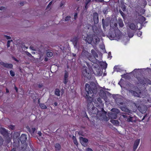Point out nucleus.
Masks as SVG:
<instances>
[{"mask_svg": "<svg viewBox=\"0 0 151 151\" xmlns=\"http://www.w3.org/2000/svg\"><path fill=\"white\" fill-rule=\"evenodd\" d=\"M129 25V28L132 30H134L136 28L135 25L133 23H130Z\"/></svg>", "mask_w": 151, "mask_h": 151, "instance_id": "aec40b11", "label": "nucleus"}, {"mask_svg": "<svg viewBox=\"0 0 151 151\" xmlns=\"http://www.w3.org/2000/svg\"><path fill=\"white\" fill-rule=\"evenodd\" d=\"M129 92L134 96H137V97H140L141 93L140 91L139 90L137 92L134 91L132 90H130Z\"/></svg>", "mask_w": 151, "mask_h": 151, "instance_id": "6e6552de", "label": "nucleus"}, {"mask_svg": "<svg viewBox=\"0 0 151 151\" xmlns=\"http://www.w3.org/2000/svg\"><path fill=\"white\" fill-rule=\"evenodd\" d=\"M93 102L95 104V105L97 107H98L99 106V104L97 102V101L96 100H94L93 101Z\"/></svg>", "mask_w": 151, "mask_h": 151, "instance_id": "72a5a7b5", "label": "nucleus"}, {"mask_svg": "<svg viewBox=\"0 0 151 151\" xmlns=\"http://www.w3.org/2000/svg\"><path fill=\"white\" fill-rule=\"evenodd\" d=\"M118 22L119 25L120 27H122L124 26V24L122 19H119Z\"/></svg>", "mask_w": 151, "mask_h": 151, "instance_id": "b1692460", "label": "nucleus"}, {"mask_svg": "<svg viewBox=\"0 0 151 151\" xmlns=\"http://www.w3.org/2000/svg\"><path fill=\"white\" fill-rule=\"evenodd\" d=\"M119 12L122 16H123V15H124L123 12L120 9L119 10Z\"/></svg>", "mask_w": 151, "mask_h": 151, "instance_id": "de8ad7c7", "label": "nucleus"}, {"mask_svg": "<svg viewBox=\"0 0 151 151\" xmlns=\"http://www.w3.org/2000/svg\"><path fill=\"white\" fill-rule=\"evenodd\" d=\"M11 151H15V149L13 148Z\"/></svg>", "mask_w": 151, "mask_h": 151, "instance_id": "338daca9", "label": "nucleus"}, {"mask_svg": "<svg viewBox=\"0 0 151 151\" xmlns=\"http://www.w3.org/2000/svg\"><path fill=\"white\" fill-rule=\"evenodd\" d=\"M12 40H8L7 41V47H10V42H11L12 41Z\"/></svg>", "mask_w": 151, "mask_h": 151, "instance_id": "4c0bfd02", "label": "nucleus"}, {"mask_svg": "<svg viewBox=\"0 0 151 151\" xmlns=\"http://www.w3.org/2000/svg\"><path fill=\"white\" fill-rule=\"evenodd\" d=\"M80 140L81 144L84 146L87 145L86 143L88 142V140L87 139L81 137H80Z\"/></svg>", "mask_w": 151, "mask_h": 151, "instance_id": "0eeeda50", "label": "nucleus"}, {"mask_svg": "<svg viewBox=\"0 0 151 151\" xmlns=\"http://www.w3.org/2000/svg\"><path fill=\"white\" fill-rule=\"evenodd\" d=\"M98 64L100 65L104 68L106 69L107 68V64L105 62L100 61V63H98Z\"/></svg>", "mask_w": 151, "mask_h": 151, "instance_id": "f3484780", "label": "nucleus"}, {"mask_svg": "<svg viewBox=\"0 0 151 151\" xmlns=\"http://www.w3.org/2000/svg\"><path fill=\"white\" fill-rule=\"evenodd\" d=\"M29 129V131L30 132H32L33 133L35 131V128H32L31 129H30L29 127H28V129Z\"/></svg>", "mask_w": 151, "mask_h": 151, "instance_id": "2f4dec72", "label": "nucleus"}, {"mask_svg": "<svg viewBox=\"0 0 151 151\" xmlns=\"http://www.w3.org/2000/svg\"><path fill=\"white\" fill-rule=\"evenodd\" d=\"M111 111L112 112H114L115 114H116V115H117V114L120 113L119 110L116 108L112 109L111 110Z\"/></svg>", "mask_w": 151, "mask_h": 151, "instance_id": "a211bd4d", "label": "nucleus"}, {"mask_svg": "<svg viewBox=\"0 0 151 151\" xmlns=\"http://www.w3.org/2000/svg\"><path fill=\"white\" fill-rule=\"evenodd\" d=\"M70 17L69 16H67L65 18V21H68L70 18Z\"/></svg>", "mask_w": 151, "mask_h": 151, "instance_id": "79ce46f5", "label": "nucleus"}, {"mask_svg": "<svg viewBox=\"0 0 151 151\" xmlns=\"http://www.w3.org/2000/svg\"><path fill=\"white\" fill-rule=\"evenodd\" d=\"M103 12L104 14H107L108 12V10L106 8H105L104 9L103 11Z\"/></svg>", "mask_w": 151, "mask_h": 151, "instance_id": "c9c22d12", "label": "nucleus"}, {"mask_svg": "<svg viewBox=\"0 0 151 151\" xmlns=\"http://www.w3.org/2000/svg\"><path fill=\"white\" fill-rule=\"evenodd\" d=\"M39 106L42 109H45L47 108V106H46L43 104H39Z\"/></svg>", "mask_w": 151, "mask_h": 151, "instance_id": "c85d7f7f", "label": "nucleus"}, {"mask_svg": "<svg viewBox=\"0 0 151 151\" xmlns=\"http://www.w3.org/2000/svg\"><path fill=\"white\" fill-rule=\"evenodd\" d=\"M140 141V139H137L134 142L133 146V150L134 151L137 149Z\"/></svg>", "mask_w": 151, "mask_h": 151, "instance_id": "f8f14e48", "label": "nucleus"}, {"mask_svg": "<svg viewBox=\"0 0 151 151\" xmlns=\"http://www.w3.org/2000/svg\"><path fill=\"white\" fill-rule=\"evenodd\" d=\"M95 1L96 2H104V0H95Z\"/></svg>", "mask_w": 151, "mask_h": 151, "instance_id": "49530a36", "label": "nucleus"}, {"mask_svg": "<svg viewBox=\"0 0 151 151\" xmlns=\"http://www.w3.org/2000/svg\"><path fill=\"white\" fill-rule=\"evenodd\" d=\"M78 38L77 36H75L72 39V41L73 42L74 46H76L77 43L78 41Z\"/></svg>", "mask_w": 151, "mask_h": 151, "instance_id": "dca6fc26", "label": "nucleus"}, {"mask_svg": "<svg viewBox=\"0 0 151 151\" xmlns=\"http://www.w3.org/2000/svg\"><path fill=\"white\" fill-rule=\"evenodd\" d=\"M121 109L123 111L127 112L128 113H131L132 111L129 110L127 108L124 107H122L121 108Z\"/></svg>", "mask_w": 151, "mask_h": 151, "instance_id": "412c9836", "label": "nucleus"}, {"mask_svg": "<svg viewBox=\"0 0 151 151\" xmlns=\"http://www.w3.org/2000/svg\"><path fill=\"white\" fill-rule=\"evenodd\" d=\"M60 90L58 89H56L55 90V94L58 96H60Z\"/></svg>", "mask_w": 151, "mask_h": 151, "instance_id": "393cba45", "label": "nucleus"}, {"mask_svg": "<svg viewBox=\"0 0 151 151\" xmlns=\"http://www.w3.org/2000/svg\"><path fill=\"white\" fill-rule=\"evenodd\" d=\"M128 35L130 38H131L133 36V33H131V34H128Z\"/></svg>", "mask_w": 151, "mask_h": 151, "instance_id": "603ef678", "label": "nucleus"}, {"mask_svg": "<svg viewBox=\"0 0 151 151\" xmlns=\"http://www.w3.org/2000/svg\"><path fill=\"white\" fill-rule=\"evenodd\" d=\"M91 0H86L85 1V8L86 9H87L88 7V4L91 1Z\"/></svg>", "mask_w": 151, "mask_h": 151, "instance_id": "c756f323", "label": "nucleus"}, {"mask_svg": "<svg viewBox=\"0 0 151 151\" xmlns=\"http://www.w3.org/2000/svg\"><path fill=\"white\" fill-rule=\"evenodd\" d=\"M132 117H130L129 118H128L127 119L126 121L128 122H132Z\"/></svg>", "mask_w": 151, "mask_h": 151, "instance_id": "ea45409f", "label": "nucleus"}, {"mask_svg": "<svg viewBox=\"0 0 151 151\" xmlns=\"http://www.w3.org/2000/svg\"><path fill=\"white\" fill-rule=\"evenodd\" d=\"M10 73L11 76H14L15 75L14 73L12 70L10 71Z\"/></svg>", "mask_w": 151, "mask_h": 151, "instance_id": "e433bc0d", "label": "nucleus"}, {"mask_svg": "<svg viewBox=\"0 0 151 151\" xmlns=\"http://www.w3.org/2000/svg\"><path fill=\"white\" fill-rule=\"evenodd\" d=\"M47 58H46L45 59V60H44L45 61H47Z\"/></svg>", "mask_w": 151, "mask_h": 151, "instance_id": "0e129e2a", "label": "nucleus"}, {"mask_svg": "<svg viewBox=\"0 0 151 151\" xmlns=\"http://www.w3.org/2000/svg\"><path fill=\"white\" fill-rule=\"evenodd\" d=\"M27 137L26 135L24 134H22L21 135L20 140L22 143H24L27 140Z\"/></svg>", "mask_w": 151, "mask_h": 151, "instance_id": "ddd939ff", "label": "nucleus"}, {"mask_svg": "<svg viewBox=\"0 0 151 151\" xmlns=\"http://www.w3.org/2000/svg\"><path fill=\"white\" fill-rule=\"evenodd\" d=\"M5 9V8L4 7H0V10H2Z\"/></svg>", "mask_w": 151, "mask_h": 151, "instance_id": "13d9d810", "label": "nucleus"}, {"mask_svg": "<svg viewBox=\"0 0 151 151\" xmlns=\"http://www.w3.org/2000/svg\"><path fill=\"white\" fill-rule=\"evenodd\" d=\"M109 22L110 20L107 19H102L103 27L104 29L106 27H107L109 25Z\"/></svg>", "mask_w": 151, "mask_h": 151, "instance_id": "423d86ee", "label": "nucleus"}, {"mask_svg": "<svg viewBox=\"0 0 151 151\" xmlns=\"http://www.w3.org/2000/svg\"><path fill=\"white\" fill-rule=\"evenodd\" d=\"M77 14L75 13V14H74V19H76L77 18Z\"/></svg>", "mask_w": 151, "mask_h": 151, "instance_id": "5fc2aeb1", "label": "nucleus"}, {"mask_svg": "<svg viewBox=\"0 0 151 151\" xmlns=\"http://www.w3.org/2000/svg\"><path fill=\"white\" fill-rule=\"evenodd\" d=\"M0 64L4 67L8 68L11 69L13 67V65L11 64H8L2 62H1Z\"/></svg>", "mask_w": 151, "mask_h": 151, "instance_id": "9b49d317", "label": "nucleus"}, {"mask_svg": "<svg viewBox=\"0 0 151 151\" xmlns=\"http://www.w3.org/2000/svg\"><path fill=\"white\" fill-rule=\"evenodd\" d=\"M120 7L123 11H125L126 9V6L124 5V3L121 2Z\"/></svg>", "mask_w": 151, "mask_h": 151, "instance_id": "4be33fe9", "label": "nucleus"}, {"mask_svg": "<svg viewBox=\"0 0 151 151\" xmlns=\"http://www.w3.org/2000/svg\"><path fill=\"white\" fill-rule=\"evenodd\" d=\"M96 70H97L98 71H96L97 73H96V75H101V73L100 72V70L99 69H96Z\"/></svg>", "mask_w": 151, "mask_h": 151, "instance_id": "473e14b6", "label": "nucleus"}, {"mask_svg": "<svg viewBox=\"0 0 151 151\" xmlns=\"http://www.w3.org/2000/svg\"><path fill=\"white\" fill-rule=\"evenodd\" d=\"M86 90L87 94H86V98L88 99V101H89L88 105V111L92 116H96V117L100 120H104L107 121L109 120L106 116V113L102 114L101 115V112L98 111L97 109L94 107L93 104L91 103L93 99L92 98L94 95V93H96L97 92L96 88H95L93 89H91L90 86L88 84L86 83Z\"/></svg>", "mask_w": 151, "mask_h": 151, "instance_id": "f257e3e1", "label": "nucleus"}, {"mask_svg": "<svg viewBox=\"0 0 151 151\" xmlns=\"http://www.w3.org/2000/svg\"><path fill=\"white\" fill-rule=\"evenodd\" d=\"M110 122L116 126H118L119 125V122L117 120L111 119Z\"/></svg>", "mask_w": 151, "mask_h": 151, "instance_id": "6ab92c4d", "label": "nucleus"}, {"mask_svg": "<svg viewBox=\"0 0 151 151\" xmlns=\"http://www.w3.org/2000/svg\"><path fill=\"white\" fill-rule=\"evenodd\" d=\"M85 40L86 42L89 44H91L93 41L95 43L99 42L100 41L99 38L94 33L88 34Z\"/></svg>", "mask_w": 151, "mask_h": 151, "instance_id": "f03ea898", "label": "nucleus"}, {"mask_svg": "<svg viewBox=\"0 0 151 151\" xmlns=\"http://www.w3.org/2000/svg\"><path fill=\"white\" fill-rule=\"evenodd\" d=\"M142 17L143 20H145V18L144 17L142 16Z\"/></svg>", "mask_w": 151, "mask_h": 151, "instance_id": "69168bd1", "label": "nucleus"}, {"mask_svg": "<svg viewBox=\"0 0 151 151\" xmlns=\"http://www.w3.org/2000/svg\"><path fill=\"white\" fill-rule=\"evenodd\" d=\"M3 141L1 137L0 136V145L2 144Z\"/></svg>", "mask_w": 151, "mask_h": 151, "instance_id": "c03bdc74", "label": "nucleus"}, {"mask_svg": "<svg viewBox=\"0 0 151 151\" xmlns=\"http://www.w3.org/2000/svg\"><path fill=\"white\" fill-rule=\"evenodd\" d=\"M4 37H5L7 39L9 40L11 38V37L10 36H9L6 35H4Z\"/></svg>", "mask_w": 151, "mask_h": 151, "instance_id": "8fccbe9b", "label": "nucleus"}, {"mask_svg": "<svg viewBox=\"0 0 151 151\" xmlns=\"http://www.w3.org/2000/svg\"><path fill=\"white\" fill-rule=\"evenodd\" d=\"M120 117L121 118H123L126 121H127V119L128 118H127V116L124 114H122Z\"/></svg>", "mask_w": 151, "mask_h": 151, "instance_id": "7c9ffc66", "label": "nucleus"}, {"mask_svg": "<svg viewBox=\"0 0 151 151\" xmlns=\"http://www.w3.org/2000/svg\"><path fill=\"white\" fill-rule=\"evenodd\" d=\"M93 18L95 24H97L99 22L98 14L96 12L93 14Z\"/></svg>", "mask_w": 151, "mask_h": 151, "instance_id": "9d476101", "label": "nucleus"}, {"mask_svg": "<svg viewBox=\"0 0 151 151\" xmlns=\"http://www.w3.org/2000/svg\"><path fill=\"white\" fill-rule=\"evenodd\" d=\"M15 89L16 91V92H18V88H17L15 86Z\"/></svg>", "mask_w": 151, "mask_h": 151, "instance_id": "052dcab7", "label": "nucleus"}, {"mask_svg": "<svg viewBox=\"0 0 151 151\" xmlns=\"http://www.w3.org/2000/svg\"><path fill=\"white\" fill-rule=\"evenodd\" d=\"M142 34V32L140 31H139L137 33V36L140 37Z\"/></svg>", "mask_w": 151, "mask_h": 151, "instance_id": "37998d69", "label": "nucleus"}, {"mask_svg": "<svg viewBox=\"0 0 151 151\" xmlns=\"http://www.w3.org/2000/svg\"><path fill=\"white\" fill-rule=\"evenodd\" d=\"M73 142H74V144L76 145H77L78 144V143L77 141L76 137L74 136H73Z\"/></svg>", "mask_w": 151, "mask_h": 151, "instance_id": "cd10ccee", "label": "nucleus"}, {"mask_svg": "<svg viewBox=\"0 0 151 151\" xmlns=\"http://www.w3.org/2000/svg\"><path fill=\"white\" fill-rule=\"evenodd\" d=\"M108 115L109 117L111 119H116L117 118V115L115 114L114 112H112V111L111 113H109L108 114Z\"/></svg>", "mask_w": 151, "mask_h": 151, "instance_id": "2eb2a0df", "label": "nucleus"}, {"mask_svg": "<svg viewBox=\"0 0 151 151\" xmlns=\"http://www.w3.org/2000/svg\"><path fill=\"white\" fill-rule=\"evenodd\" d=\"M38 134L40 136H41L42 134L41 132L40 131L38 132Z\"/></svg>", "mask_w": 151, "mask_h": 151, "instance_id": "4d7b16f0", "label": "nucleus"}, {"mask_svg": "<svg viewBox=\"0 0 151 151\" xmlns=\"http://www.w3.org/2000/svg\"><path fill=\"white\" fill-rule=\"evenodd\" d=\"M68 73L66 72L65 73L64 75V78L65 79H67L68 77Z\"/></svg>", "mask_w": 151, "mask_h": 151, "instance_id": "a19ab883", "label": "nucleus"}, {"mask_svg": "<svg viewBox=\"0 0 151 151\" xmlns=\"http://www.w3.org/2000/svg\"><path fill=\"white\" fill-rule=\"evenodd\" d=\"M1 130H3V131H4V133H6V130L5 129H1Z\"/></svg>", "mask_w": 151, "mask_h": 151, "instance_id": "680f3d73", "label": "nucleus"}, {"mask_svg": "<svg viewBox=\"0 0 151 151\" xmlns=\"http://www.w3.org/2000/svg\"><path fill=\"white\" fill-rule=\"evenodd\" d=\"M52 3V1H51V2H50L49 3V4L48 5V6H50L51 5Z\"/></svg>", "mask_w": 151, "mask_h": 151, "instance_id": "bf43d9fd", "label": "nucleus"}, {"mask_svg": "<svg viewBox=\"0 0 151 151\" xmlns=\"http://www.w3.org/2000/svg\"><path fill=\"white\" fill-rule=\"evenodd\" d=\"M91 52L93 55L96 53V52L94 50H91Z\"/></svg>", "mask_w": 151, "mask_h": 151, "instance_id": "3c124183", "label": "nucleus"}, {"mask_svg": "<svg viewBox=\"0 0 151 151\" xmlns=\"http://www.w3.org/2000/svg\"><path fill=\"white\" fill-rule=\"evenodd\" d=\"M6 93H9V90H8V89H6Z\"/></svg>", "mask_w": 151, "mask_h": 151, "instance_id": "774afa93", "label": "nucleus"}, {"mask_svg": "<svg viewBox=\"0 0 151 151\" xmlns=\"http://www.w3.org/2000/svg\"><path fill=\"white\" fill-rule=\"evenodd\" d=\"M97 101L100 104H101L102 103V101L101 100V99L100 98H98L97 99Z\"/></svg>", "mask_w": 151, "mask_h": 151, "instance_id": "58836bf2", "label": "nucleus"}, {"mask_svg": "<svg viewBox=\"0 0 151 151\" xmlns=\"http://www.w3.org/2000/svg\"><path fill=\"white\" fill-rule=\"evenodd\" d=\"M91 69L88 68L86 66H83L82 70L83 76L88 79L90 78L91 76Z\"/></svg>", "mask_w": 151, "mask_h": 151, "instance_id": "20e7f679", "label": "nucleus"}, {"mask_svg": "<svg viewBox=\"0 0 151 151\" xmlns=\"http://www.w3.org/2000/svg\"><path fill=\"white\" fill-rule=\"evenodd\" d=\"M121 34L120 31L118 29L113 30L112 32L109 33V38L111 40L116 39L117 38L119 39L120 38Z\"/></svg>", "mask_w": 151, "mask_h": 151, "instance_id": "7ed1b4c3", "label": "nucleus"}, {"mask_svg": "<svg viewBox=\"0 0 151 151\" xmlns=\"http://www.w3.org/2000/svg\"><path fill=\"white\" fill-rule=\"evenodd\" d=\"M55 147L57 151H59L61 149V146L59 144H56L55 145Z\"/></svg>", "mask_w": 151, "mask_h": 151, "instance_id": "5701e85b", "label": "nucleus"}, {"mask_svg": "<svg viewBox=\"0 0 151 151\" xmlns=\"http://www.w3.org/2000/svg\"><path fill=\"white\" fill-rule=\"evenodd\" d=\"M26 54L28 56L30 57H32V55L28 52H26Z\"/></svg>", "mask_w": 151, "mask_h": 151, "instance_id": "a18cd8bd", "label": "nucleus"}, {"mask_svg": "<svg viewBox=\"0 0 151 151\" xmlns=\"http://www.w3.org/2000/svg\"><path fill=\"white\" fill-rule=\"evenodd\" d=\"M110 23V26L113 28L116 27L117 26V20L116 19L111 20Z\"/></svg>", "mask_w": 151, "mask_h": 151, "instance_id": "4468645a", "label": "nucleus"}, {"mask_svg": "<svg viewBox=\"0 0 151 151\" xmlns=\"http://www.w3.org/2000/svg\"><path fill=\"white\" fill-rule=\"evenodd\" d=\"M94 57L96 58H97L98 57V55L97 54L96 52V53L94 54L93 55Z\"/></svg>", "mask_w": 151, "mask_h": 151, "instance_id": "09e8293b", "label": "nucleus"}, {"mask_svg": "<svg viewBox=\"0 0 151 151\" xmlns=\"http://www.w3.org/2000/svg\"><path fill=\"white\" fill-rule=\"evenodd\" d=\"M88 59L91 62L94 63H96L98 64V63H100V61L97 60V59L94 56H93L91 55V54L88 53Z\"/></svg>", "mask_w": 151, "mask_h": 151, "instance_id": "39448f33", "label": "nucleus"}, {"mask_svg": "<svg viewBox=\"0 0 151 151\" xmlns=\"http://www.w3.org/2000/svg\"><path fill=\"white\" fill-rule=\"evenodd\" d=\"M67 82H68V79L64 78V83L65 84H66Z\"/></svg>", "mask_w": 151, "mask_h": 151, "instance_id": "864d4df0", "label": "nucleus"}, {"mask_svg": "<svg viewBox=\"0 0 151 151\" xmlns=\"http://www.w3.org/2000/svg\"><path fill=\"white\" fill-rule=\"evenodd\" d=\"M54 104L55 106H57L58 105V103L56 102H55L54 103Z\"/></svg>", "mask_w": 151, "mask_h": 151, "instance_id": "e2e57ef3", "label": "nucleus"}, {"mask_svg": "<svg viewBox=\"0 0 151 151\" xmlns=\"http://www.w3.org/2000/svg\"><path fill=\"white\" fill-rule=\"evenodd\" d=\"M86 28L88 29H92L93 27L90 24H88L86 25Z\"/></svg>", "mask_w": 151, "mask_h": 151, "instance_id": "bb28decb", "label": "nucleus"}, {"mask_svg": "<svg viewBox=\"0 0 151 151\" xmlns=\"http://www.w3.org/2000/svg\"><path fill=\"white\" fill-rule=\"evenodd\" d=\"M138 81L140 83L144 85L145 84H150L149 82V80L145 78L139 79Z\"/></svg>", "mask_w": 151, "mask_h": 151, "instance_id": "1a4fd4ad", "label": "nucleus"}, {"mask_svg": "<svg viewBox=\"0 0 151 151\" xmlns=\"http://www.w3.org/2000/svg\"><path fill=\"white\" fill-rule=\"evenodd\" d=\"M29 49L32 50L33 51H36L37 50V48L33 47V46H31L29 47Z\"/></svg>", "mask_w": 151, "mask_h": 151, "instance_id": "f704fd0d", "label": "nucleus"}, {"mask_svg": "<svg viewBox=\"0 0 151 151\" xmlns=\"http://www.w3.org/2000/svg\"><path fill=\"white\" fill-rule=\"evenodd\" d=\"M47 55L48 57H50L52 56L53 53L51 52H48L47 53Z\"/></svg>", "mask_w": 151, "mask_h": 151, "instance_id": "a878e982", "label": "nucleus"}, {"mask_svg": "<svg viewBox=\"0 0 151 151\" xmlns=\"http://www.w3.org/2000/svg\"><path fill=\"white\" fill-rule=\"evenodd\" d=\"M87 151H93L90 148H88L87 149Z\"/></svg>", "mask_w": 151, "mask_h": 151, "instance_id": "6e6d98bb", "label": "nucleus"}]
</instances>
